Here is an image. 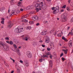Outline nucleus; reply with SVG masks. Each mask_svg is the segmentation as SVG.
Masks as SVG:
<instances>
[{"instance_id": "69168bd1", "label": "nucleus", "mask_w": 73, "mask_h": 73, "mask_svg": "<svg viewBox=\"0 0 73 73\" xmlns=\"http://www.w3.org/2000/svg\"><path fill=\"white\" fill-rule=\"evenodd\" d=\"M66 50H65V49L62 50V51H63V52H65V51Z\"/></svg>"}, {"instance_id": "338daca9", "label": "nucleus", "mask_w": 73, "mask_h": 73, "mask_svg": "<svg viewBox=\"0 0 73 73\" xmlns=\"http://www.w3.org/2000/svg\"><path fill=\"white\" fill-rule=\"evenodd\" d=\"M64 11V9H62L61 10V12H63Z\"/></svg>"}, {"instance_id": "774afa93", "label": "nucleus", "mask_w": 73, "mask_h": 73, "mask_svg": "<svg viewBox=\"0 0 73 73\" xmlns=\"http://www.w3.org/2000/svg\"><path fill=\"white\" fill-rule=\"evenodd\" d=\"M8 18H9L8 16H7V17H6V19H9Z\"/></svg>"}, {"instance_id": "4c0bfd02", "label": "nucleus", "mask_w": 73, "mask_h": 73, "mask_svg": "<svg viewBox=\"0 0 73 73\" xmlns=\"http://www.w3.org/2000/svg\"><path fill=\"white\" fill-rule=\"evenodd\" d=\"M67 51H68V50L66 49V50L65 51H64V53L65 54H67Z\"/></svg>"}, {"instance_id": "7ed1b4c3", "label": "nucleus", "mask_w": 73, "mask_h": 73, "mask_svg": "<svg viewBox=\"0 0 73 73\" xmlns=\"http://www.w3.org/2000/svg\"><path fill=\"white\" fill-rule=\"evenodd\" d=\"M39 5V3L36 4L35 5V7L36 8L35 10L37 12H39V10H41V9H40Z\"/></svg>"}, {"instance_id": "c756f323", "label": "nucleus", "mask_w": 73, "mask_h": 73, "mask_svg": "<svg viewBox=\"0 0 73 73\" xmlns=\"http://www.w3.org/2000/svg\"><path fill=\"white\" fill-rule=\"evenodd\" d=\"M47 49L48 50V51H50V48L49 47H48L47 48Z\"/></svg>"}, {"instance_id": "4d7b16f0", "label": "nucleus", "mask_w": 73, "mask_h": 73, "mask_svg": "<svg viewBox=\"0 0 73 73\" xmlns=\"http://www.w3.org/2000/svg\"><path fill=\"white\" fill-rule=\"evenodd\" d=\"M14 73V70L12 71L11 72V73Z\"/></svg>"}, {"instance_id": "2eb2a0df", "label": "nucleus", "mask_w": 73, "mask_h": 73, "mask_svg": "<svg viewBox=\"0 0 73 73\" xmlns=\"http://www.w3.org/2000/svg\"><path fill=\"white\" fill-rule=\"evenodd\" d=\"M5 8L4 7H1V8L0 11L1 12H3V10H4Z\"/></svg>"}, {"instance_id": "473e14b6", "label": "nucleus", "mask_w": 73, "mask_h": 73, "mask_svg": "<svg viewBox=\"0 0 73 73\" xmlns=\"http://www.w3.org/2000/svg\"><path fill=\"white\" fill-rule=\"evenodd\" d=\"M14 47L15 48H17V46H16V45L15 44H13Z\"/></svg>"}, {"instance_id": "9b49d317", "label": "nucleus", "mask_w": 73, "mask_h": 73, "mask_svg": "<svg viewBox=\"0 0 73 73\" xmlns=\"http://www.w3.org/2000/svg\"><path fill=\"white\" fill-rule=\"evenodd\" d=\"M2 46L4 47L5 46V44L1 42H0V46Z\"/></svg>"}, {"instance_id": "c85d7f7f", "label": "nucleus", "mask_w": 73, "mask_h": 73, "mask_svg": "<svg viewBox=\"0 0 73 73\" xmlns=\"http://www.w3.org/2000/svg\"><path fill=\"white\" fill-rule=\"evenodd\" d=\"M66 7V5H64V6L62 7V8H65Z\"/></svg>"}, {"instance_id": "49530a36", "label": "nucleus", "mask_w": 73, "mask_h": 73, "mask_svg": "<svg viewBox=\"0 0 73 73\" xmlns=\"http://www.w3.org/2000/svg\"><path fill=\"white\" fill-rule=\"evenodd\" d=\"M66 9L68 11H70V10L69 9V8H68V7H67L66 8Z\"/></svg>"}, {"instance_id": "6ab92c4d", "label": "nucleus", "mask_w": 73, "mask_h": 73, "mask_svg": "<svg viewBox=\"0 0 73 73\" xmlns=\"http://www.w3.org/2000/svg\"><path fill=\"white\" fill-rule=\"evenodd\" d=\"M62 40H64L65 41H68V40H67V39H66V38H65L64 36H63L62 37Z\"/></svg>"}, {"instance_id": "603ef678", "label": "nucleus", "mask_w": 73, "mask_h": 73, "mask_svg": "<svg viewBox=\"0 0 73 73\" xmlns=\"http://www.w3.org/2000/svg\"><path fill=\"white\" fill-rule=\"evenodd\" d=\"M18 6H19V7H22V5H21V4H18Z\"/></svg>"}, {"instance_id": "ea45409f", "label": "nucleus", "mask_w": 73, "mask_h": 73, "mask_svg": "<svg viewBox=\"0 0 73 73\" xmlns=\"http://www.w3.org/2000/svg\"><path fill=\"white\" fill-rule=\"evenodd\" d=\"M20 11H19V10H17V11L16 13H20Z\"/></svg>"}, {"instance_id": "5fc2aeb1", "label": "nucleus", "mask_w": 73, "mask_h": 73, "mask_svg": "<svg viewBox=\"0 0 73 73\" xmlns=\"http://www.w3.org/2000/svg\"><path fill=\"white\" fill-rule=\"evenodd\" d=\"M20 11H24V10H23L22 9H20Z\"/></svg>"}, {"instance_id": "412c9836", "label": "nucleus", "mask_w": 73, "mask_h": 73, "mask_svg": "<svg viewBox=\"0 0 73 73\" xmlns=\"http://www.w3.org/2000/svg\"><path fill=\"white\" fill-rule=\"evenodd\" d=\"M26 29H31V27L30 26H28L26 27Z\"/></svg>"}, {"instance_id": "f704fd0d", "label": "nucleus", "mask_w": 73, "mask_h": 73, "mask_svg": "<svg viewBox=\"0 0 73 73\" xmlns=\"http://www.w3.org/2000/svg\"><path fill=\"white\" fill-rule=\"evenodd\" d=\"M13 13H15V12H11V13H10V16H11V15H12V14H13Z\"/></svg>"}, {"instance_id": "9d476101", "label": "nucleus", "mask_w": 73, "mask_h": 73, "mask_svg": "<svg viewBox=\"0 0 73 73\" xmlns=\"http://www.w3.org/2000/svg\"><path fill=\"white\" fill-rule=\"evenodd\" d=\"M19 32H23V28L22 27V28H19Z\"/></svg>"}, {"instance_id": "3c124183", "label": "nucleus", "mask_w": 73, "mask_h": 73, "mask_svg": "<svg viewBox=\"0 0 73 73\" xmlns=\"http://www.w3.org/2000/svg\"><path fill=\"white\" fill-rule=\"evenodd\" d=\"M33 13H34V12L32 11V12L30 13V14H33Z\"/></svg>"}, {"instance_id": "aec40b11", "label": "nucleus", "mask_w": 73, "mask_h": 73, "mask_svg": "<svg viewBox=\"0 0 73 73\" xmlns=\"http://www.w3.org/2000/svg\"><path fill=\"white\" fill-rule=\"evenodd\" d=\"M3 47H4L5 48H6V49H8V48H9V46H7V45L5 44V46H4Z\"/></svg>"}, {"instance_id": "e2e57ef3", "label": "nucleus", "mask_w": 73, "mask_h": 73, "mask_svg": "<svg viewBox=\"0 0 73 73\" xmlns=\"http://www.w3.org/2000/svg\"><path fill=\"white\" fill-rule=\"evenodd\" d=\"M18 4H21V2H19L18 3Z\"/></svg>"}, {"instance_id": "cd10ccee", "label": "nucleus", "mask_w": 73, "mask_h": 73, "mask_svg": "<svg viewBox=\"0 0 73 73\" xmlns=\"http://www.w3.org/2000/svg\"><path fill=\"white\" fill-rule=\"evenodd\" d=\"M42 60H43V59L42 58L41 59H39V62H41L42 61Z\"/></svg>"}, {"instance_id": "5701e85b", "label": "nucleus", "mask_w": 73, "mask_h": 73, "mask_svg": "<svg viewBox=\"0 0 73 73\" xmlns=\"http://www.w3.org/2000/svg\"><path fill=\"white\" fill-rule=\"evenodd\" d=\"M31 9H32V8H31V6H28L27 8V9L29 10Z\"/></svg>"}, {"instance_id": "f8f14e48", "label": "nucleus", "mask_w": 73, "mask_h": 73, "mask_svg": "<svg viewBox=\"0 0 73 73\" xmlns=\"http://www.w3.org/2000/svg\"><path fill=\"white\" fill-rule=\"evenodd\" d=\"M47 31H44L43 32L41 33L42 35H45L46 34Z\"/></svg>"}, {"instance_id": "79ce46f5", "label": "nucleus", "mask_w": 73, "mask_h": 73, "mask_svg": "<svg viewBox=\"0 0 73 73\" xmlns=\"http://www.w3.org/2000/svg\"><path fill=\"white\" fill-rule=\"evenodd\" d=\"M11 3H14V0H12L11 1Z\"/></svg>"}, {"instance_id": "4468645a", "label": "nucleus", "mask_w": 73, "mask_h": 73, "mask_svg": "<svg viewBox=\"0 0 73 73\" xmlns=\"http://www.w3.org/2000/svg\"><path fill=\"white\" fill-rule=\"evenodd\" d=\"M70 35H73V29L71 30V32L69 33L68 36H69Z\"/></svg>"}, {"instance_id": "0eeeda50", "label": "nucleus", "mask_w": 73, "mask_h": 73, "mask_svg": "<svg viewBox=\"0 0 73 73\" xmlns=\"http://www.w3.org/2000/svg\"><path fill=\"white\" fill-rule=\"evenodd\" d=\"M9 25H8V27L9 28H11L12 27V26L13 25V24L11 21L9 22Z\"/></svg>"}, {"instance_id": "f257e3e1", "label": "nucleus", "mask_w": 73, "mask_h": 73, "mask_svg": "<svg viewBox=\"0 0 73 73\" xmlns=\"http://www.w3.org/2000/svg\"><path fill=\"white\" fill-rule=\"evenodd\" d=\"M39 8L40 9H41L42 8V9L45 10L47 8V6L46 5L44 4L43 5V2H41L40 3H39Z\"/></svg>"}, {"instance_id": "864d4df0", "label": "nucleus", "mask_w": 73, "mask_h": 73, "mask_svg": "<svg viewBox=\"0 0 73 73\" xmlns=\"http://www.w3.org/2000/svg\"><path fill=\"white\" fill-rule=\"evenodd\" d=\"M20 62L21 63H23V61H22V60H20Z\"/></svg>"}, {"instance_id": "dca6fc26", "label": "nucleus", "mask_w": 73, "mask_h": 73, "mask_svg": "<svg viewBox=\"0 0 73 73\" xmlns=\"http://www.w3.org/2000/svg\"><path fill=\"white\" fill-rule=\"evenodd\" d=\"M15 32L16 33H19V28H17L15 29Z\"/></svg>"}, {"instance_id": "09e8293b", "label": "nucleus", "mask_w": 73, "mask_h": 73, "mask_svg": "<svg viewBox=\"0 0 73 73\" xmlns=\"http://www.w3.org/2000/svg\"><path fill=\"white\" fill-rule=\"evenodd\" d=\"M54 35V36H56V32H54L53 34Z\"/></svg>"}, {"instance_id": "7c9ffc66", "label": "nucleus", "mask_w": 73, "mask_h": 73, "mask_svg": "<svg viewBox=\"0 0 73 73\" xmlns=\"http://www.w3.org/2000/svg\"><path fill=\"white\" fill-rule=\"evenodd\" d=\"M10 58L11 59V60L13 61V62H15V60L13 59H12V58Z\"/></svg>"}, {"instance_id": "4be33fe9", "label": "nucleus", "mask_w": 73, "mask_h": 73, "mask_svg": "<svg viewBox=\"0 0 73 73\" xmlns=\"http://www.w3.org/2000/svg\"><path fill=\"white\" fill-rule=\"evenodd\" d=\"M29 23L30 24H33L34 23V22L33 21H30Z\"/></svg>"}, {"instance_id": "39448f33", "label": "nucleus", "mask_w": 73, "mask_h": 73, "mask_svg": "<svg viewBox=\"0 0 73 73\" xmlns=\"http://www.w3.org/2000/svg\"><path fill=\"white\" fill-rule=\"evenodd\" d=\"M55 8H56V7H52V10H54L53 11V14H55V13H57V10H55Z\"/></svg>"}, {"instance_id": "0e129e2a", "label": "nucleus", "mask_w": 73, "mask_h": 73, "mask_svg": "<svg viewBox=\"0 0 73 73\" xmlns=\"http://www.w3.org/2000/svg\"><path fill=\"white\" fill-rule=\"evenodd\" d=\"M68 3L69 4V3H70V0H69V1H68Z\"/></svg>"}, {"instance_id": "c9c22d12", "label": "nucleus", "mask_w": 73, "mask_h": 73, "mask_svg": "<svg viewBox=\"0 0 73 73\" xmlns=\"http://www.w3.org/2000/svg\"><path fill=\"white\" fill-rule=\"evenodd\" d=\"M49 55H50V58H52V55L50 54H50H49Z\"/></svg>"}, {"instance_id": "6e6552de", "label": "nucleus", "mask_w": 73, "mask_h": 73, "mask_svg": "<svg viewBox=\"0 0 73 73\" xmlns=\"http://www.w3.org/2000/svg\"><path fill=\"white\" fill-rule=\"evenodd\" d=\"M24 62L25 64V66H27H27H29V62L27 61V60H25Z\"/></svg>"}, {"instance_id": "393cba45", "label": "nucleus", "mask_w": 73, "mask_h": 73, "mask_svg": "<svg viewBox=\"0 0 73 73\" xmlns=\"http://www.w3.org/2000/svg\"><path fill=\"white\" fill-rule=\"evenodd\" d=\"M9 44L11 45H13V43L12 41H10Z\"/></svg>"}, {"instance_id": "c03bdc74", "label": "nucleus", "mask_w": 73, "mask_h": 73, "mask_svg": "<svg viewBox=\"0 0 73 73\" xmlns=\"http://www.w3.org/2000/svg\"><path fill=\"white\" fill-rule=\"evenodd\" d=\"M40 25V24L39 23H37L36 24V26H38V25Z\"/></svg>"}, {"instance_id": "bf43d9fd", "label": "nucleus", "mask_w": 73, "mask_h": 73, "mask_svg": "<svg viewBox=\"0 0 73 73\" xmlns=\"http://www.w3.org/2000/svg\"><path fill=\"white\" fill-rule=\"evenodd\" d=\"M39 42H42V40H40L39 41Z\"/></svg>"}, {"instance_id": "680f3d73", "label": "nucleus", "mask_w": 73, "mask_h": 73, "mask_svg": "<svg viewBox=\"0 0 73 73\" xmlns=\"http://www.w3.org/2000/svg\"><path fill=\"white\" fill-rule=\"evenodd\" d=\"M17 71H18V72L20 71V70L18 68L17 69Z\"/></svg>"}, {"instance_id": "a18cd8bd", "label": "nucleus", "mask_w": 73, "mask_h": 73, "mask_svg": "<svg viewBox=\"0 0 73 73\" xmlns=\"http://www.w3.org/2000/svg\"><path fill=\"white\" fill-rule=\"evenodd\" d=\"M18 54L19 55V56H20V55H21V53H20V52H18Z\"/></svg>"}, {"instance_id": "2f4dec72", "label": "nucleus", "mask_w": 73, "mask_h": 73, "mask_svg": "<svg viewBox=\"0 0 73 73\" xmlns=\"http://www.w3.org/2000/svg\"><path fill=\"white\" fill-rule=\"evenodd\" d=\"M63 55H64V53L62 52L60 55V57H62V56H63Z\"/></svg>"}, {"instance_id": "423d86ee", "label": "nucleus", "mask_w": 73, "mask_h": 73, "mask_svg": "<svg viewBox=\"0 0 73 73\" xmlns=\"http://www.w3.org/2000/svg\"><path fill=\"white\" fill-rule=\"evenodd\" d=\"M46 41H45V42L46 43H49V42L50 41V39H49V37H47V36L46 37Z\"/></svg>"}, {"instance_id": "f03ea898", "label": "nucleus", "mask_w": 73, "mask_h": 73, "mask_svg": "<svg viewBox=\"0 0 73 73\" xmlns=\"http://www.w3.org/2000/svg\"><path fill=\"white\" fill-rule=\"evenodd\" d=\"M66 13H64L63 15H62L61 16L62 19H64V21H62V22H65L67 20V18H66Z\"/></svg>"}, {"instance_id": "bb28decb", "label": "nucleus", "mask_w": 73, "mask_h": 73, "mask_svg": "<svg viewBox=\"0 0 73 73\" xmlns=\"http://www.w3.org/2000/svg\"><path fill=\"white\" fill-rule=\"evenodd\" d=\"M57 36L58 37H61V36H62V35H61V34L60 33L59 34L57 35Z\"/></svg>"}, {"instance_id": "f3484780", "label": "nucleus", "mask_w": 73, "mask_h": 73, "mask_svg": "<svg viewBox=\"0 0 73 73\" xmlns=\"http://www.w3.org/2000/svg\"><path fill=\"white\" fill-rule=\"evenodd\" d=\"M55 8L56 9V11H57V13L58 12V10H59V9L60 8L59 7H58V6H57Z\"/></svg>"}, {"instance_id": "6e6d98bb", "label": "nucleus", "mask_w": 73, "mask_h": 73, "mask_svg": "<svg viewBox=\"0 0 73 73\" xmlns=\"http://www.w3.org/2000/svg\"><path fill=\"white\" fill-rule=\"evenodd\" d=\"M6 42L7 43H8V44H9V41L8 40L6 41Z\"/></svg>"}, {"instance_id": "b1692460", "label": "nucleus", "mask_w": 73, "mask_h": 73, "mask_svg": "<svg viewBox=\"0 0 73 73\" xmlns=\"http://www.w3.org/2000/svg\"><path fill=\"white\" fill-rule=\"evenodd\" d=\"M33 18H34V19H35V20H38V17H37V16L36 17H33Z\"/></svg>"}, {"instance_id": "72a5a7b5", "label": "nucleus", "mask_w": 73, "mask_h": 73, "mask_svg": "<svg viewBox=\"0 0 73 73\" xmlns=\"http://www.w3.org/2000/svg\"><path fill=\"white\" fill-rule=\"evenodd\" d=\"M17 53L20 52V50H19V49H18L17 50Z\"/></svg>"}, {"instance_id": "ddd939ff", "label": "nucleus", "mask_w": 73, "mask_h": 73, "mask_svg": "<svg viewBox=\"0 0 73 73\" xmlns=\"http://www.w3.org/2000/svg\"><path fill=\"white\" fill-rule=\"evenodd\" d=\"M52 60H50L49 62V67L50 68H52Z\"/></svg>"}, {"instance_id": "58836bf2", "label": "nucleus", "mask_w": 73, "mask_h": 73, "mask_svg": "<svg viewBox=\"0 0 73 73\" xmlns=\"http://www.w3.org/2000/svg\"><path fill=\"white\" fill-rule=\"evenodd\" d=\"M28 15L27 14L26 15H25V16H24V17L25 18H27V17H28Z\"/></svg>"}, {"instance_id": "1a4fd4ad", "label": "nucleus", "mask_w": 73, "mask_h": 73, "mask_svg": "<svg viewBox=\"0 0 73 73\" xmlns=\"http://www.w3.org/2000/svg\"><path fill=\"white\" fill-rule=\"evenodd\" d=\"M27 55L28 57L29 58H31L32 57V54H31V52H27Z\"/></svg>"}, {"instance_id": "a19ab883", "label": "nucleus", "mask_w": 73, "mask_h": 73, "mask_svg": "<svg viewBox=\"0 0 73 73\" xmlns=\"http://www.w3.org/2000/svg\"><path fill=\"white\" fill-rule=\"evenodd\" d=\"M62 61H65V59L63 57L62 58Z\"/></svg>"}, {"instance_id": "a211bd4d", "label": "nucleus", "mask_w": 73, "mask_h": 73, "mask_svg": "<svg viewBox=\"0 0 73 73\" xmlns=\"http://www.w3.org/2000/svg\"><path fill=\"white\" fill-rule=\"evenodd\" d=\"M68 45H69V46L71 48L72 46V42H70L68 43Z\"/></svg>"}, {"instance_id": "37998d69", "label": "nucleus", "mask_w": 73, "mask_h": 73, "mask_svg": "<svg viewBox=\"0 0 73 73\" xmlns=\"http://www.w3.org/2000/svg\"><path fill=\"white\" fill-rule=\"evenodd\" d=\"M5 40H9V38L7 37L5 38Z\"/></svg>"}, {"instance_id": "8fccbe9b", "label": "nucleus", "mask_w": 73, "mask_h": 73, "mask_svg": "<svg viewBox=\"0 0 73 73\" xmlns=\"http://www.w3.org/2000/svg\"><path fill=\"white\" fill-rule=\"evenodd\" d=\"M42 47H43V48H45V45H44V44H42Z\"/></svg>"}, {"instance_id": "052dcab7", "label": "nucleus", "mask_w": 73, "mask_h": 73, "mask_svg": "<svg viewBox=\"0 0 73 73\" xmlns=\"http://www.w3.org/2000/svg\"><path fill=\"white\" fill-rule=\"evenodd\" d=\"M10 12V10H9H9H8V12L9 13Z\"/></svg>"}, {"instance_id": "20e7f679", "label": "nucleus", "mask_w": 73, "mask_h": 73, "mask_svg": "<svg viewBox=\"0 0 73 73\" xmlns=\"http://www.w3.org/2000/svg\"><path fill=\"white\" fill-rule=\"evenodd\" d=\"M45 54H44L42 56L43 58H45V57L48 58V56H49V54H50V52H48V53H46Z\"/></svg>"}, {"instance_id": "e433bc0d", "label": "nucleus", "mask_w": 73, "mask_h": 73, "mask_svg": "<svg viewBox=\"0 0 73 73\" xmlns=\"http://www.w3.org/2000/svg\"><path fill=\"white\" fill-rule=\"evenodd\" d=\"M1 24H3L4 23V21H3V20L2 21H1Z\"/></svg>"}, {"instance_id": "13d9d810", "label": "nucleus", "mask_w": 73, "mask_h": 73, "mask_svg": "<svg viewBox=\"0 0 73 73\" xmlns=\"http://www.w3.org/2000/svg\"><path fill=\"white\" fill-rule=\"evenodd\" d=\"M1 20H3L4 21V18H2L1 19Z\"/></svg>"}, {"instance_id": "de8ad7c7", "label": "nucleus", "mask_w": 73, "mask_h": 73, "mask_svg": "<svg viewBox=\"0 0 73 73\" xmlns=\"http://www.w3.org/2000/svg\"><path fill=\"white\" fill-rule=\"evenodd\" d=\"M27 38V37L23 38L22 39L23 40H25V39Z\"/></svg>"}, {"instance_id": "a878e982", "label": "nucleus", "mask_w": 73, "mask_h": 73, "mask_svg": "<svg viewBox=\"0 0 73 73\" xmlns=\"http://www.w3.org/2000/svg\"><path fill=\"white\" fill-rule=\"evenodd\" d=\"M22 21L23 22H28V21L26 19H23Z\"/></svg>"}]
</instances>
